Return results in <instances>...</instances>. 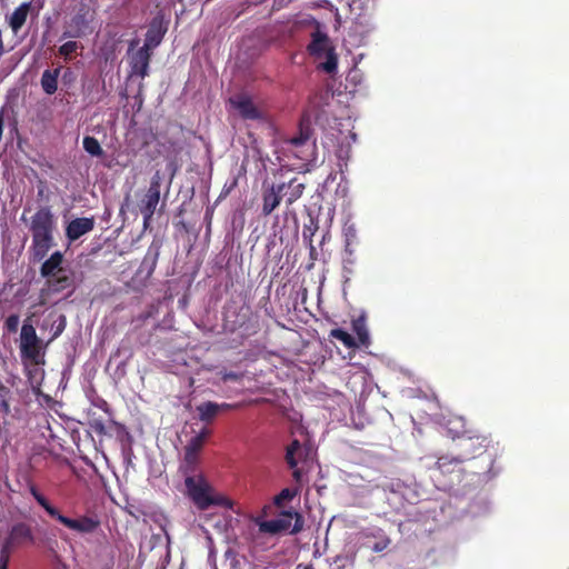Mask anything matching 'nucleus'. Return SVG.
<instances>
[{
    "label": "nucleus",
    "mask_w": 569,
    "mask_h": 569,
    "mask_svg": "<svg viewBox=\"0 0 569 569\" xmlns=\"http://www.w3.org/2000/svg\"><path fill=\"white\" fill-rule=\"evenodd\" d=\"M183 493L199 510H207L212 506L233 509L234 502L227 496L218 492L203 473L188 475L184 479Z\"/></svg>",
    "instance_id": "1"
},
{
    "label": "nucleus",
    "mask_w": 569,
    "mask_h": 569,
    "mask_svg": "<svg viewBox=\"0 0 569 569\" xmlns=\"http://www.w3.org/2000/svg\"><path fill=\"white\" fill-rule=\"evenodd\" d=\"M54 217L49 208L39 209L31 218V253L34 260H42L53 247Z\"/></svg>",
    "instance_id": "2"
},
{
    "label": "nucleus",
    "mask_w": 569,
    "mask_h": 569,
    "mask_svg": "<svg viewBox=\"0 0 569 569\" xmlns=\"http://www.w3.org/2000/svg\"><path fill=\"white\" fill-rule=\"evenodd\" d=\"M33 542L34 536L28 525H14L7 536L0 539V569H8L11 555L16 549Z\"/></svg>",
    "instance_id": "3"
},
{
    "label": "nucleus",
    "mask_w": 569,
    "mask_h": 569,
    "mask_svg": "<svg viewBox=\"0 0 569 569\" xmlns=\"http://www.w3.org/2000/svg\"><path fill=\"white\" fill-rule=\"evenodd\" d=\"M310 54L315 56L320 62V68L327 73H335L338 67V58L327 33L316 29L311 33V42L308 46Z\"/></svg>",
    "instance_id": "4"
},
{
    "label": "nucleus",
    "mask_w": 569,
    "mask_h": 569,
    "mask_svg": "<svg viewBox=\"0 0 569 569\" xmlns=\"http://www.w3.org/2000/svg\"><path fill=\"white\" fill-rule=\"evenodd\" d=\"M254 523L258 526L259 533L269 535H278L288 530L291 532H298L302 527L300 516L292 511H282L272 520H263L260 517H257L254 519Z\"/></svg>",
    "instance_id": "5"
},
{
    "label": "nucleus",
    "mask_w": 569,
    "mask_h": 569,
    "mask_svg": "<svg viewBox=\"0 0 569 569\" xmlns=\"http://www.w3.org/2000/svg\"><path fill=\"white\" fill-rule=\"evenodd\" d=\"M63 256L60 251L53 252L41 266V276L48 279V284L54 291L70 286V279L64 274L62 267Z\"/></svg>",
    "instance_id": "6"
},
{
    "label": "nucleus",
    "mask_w": 569,
    "mask_h": 569,
    "mask_svg": "<svg viewBox=\"0 0 569 569\" xmlns=\"http://www.w3.org/2000/svg\"><path fill=\"white\" fill-rule=\"evenodd\" d=\"M67 529L80 537L92 536L100 529L101 522L97 515H77L76 517H68L61 512L56 519Z\"/></svg>",
    "instance_id": "7"
},
{
    "label": "nucleus",
    "mask_w": 569,
    "mask_h": 569,
    "mask_svg": "<svg viewBox=\"0 0 569 569\" xmlns=\"http://www.w3.org/2000/svg\"><path fill=\"white\" fill-rule=\"evenodd\" d=\"M20 351L23 358L34 363H39L42 358L40 340L38 339L36 329L29 322H24L21 328Z\"/></svg>",
    "instance_id": "8"
},
{
    "label": "nucleus",
    "mask_w": 569,
    "mask_h": 569,
    "mask_svg": "<svg viewBox=\"0 0 569 569\" xmlns=\"http://www.w3.org/2000/svg\"><path fill=\"white\" fill-rule=\"evenodd\" d=\"M312 455L310 447L302 446L298 440H293L287 448L286 460L291 469H293V477L297 481L301 478V470L297 468L298 463L309 459Z\"/></svg>",
    "instance_id": "9"
},
{
    "label": "nucleus",
    "mask_w": 569,
    "mask_h": 569,
    "mask_svg": "<svg viewBox=\"0 0 569 569\" xmlns=\"http://www.w3.org/2000/svg\"><path fill=\"white\" fill-rule=\"evenodd\" d=\"M288 151L303 161H312L315 156V143L309 140L308 133L301 132L289 141Z\"/></svg>",
    "instance_id": "10"
},
{
    "label": "nucleus",
    "mask_w": 569,
    "mask_h": 569,
    "mask_svg": "<svg viewBox=\"0 0 569 569\" xmlns=\"http://www.w3.org/2000/svg\"><path fill=\"white\" fill-rule=\"evenodd\" d=\"M160 200V189L158 181H152L148 192L146 193L144 198L141 201L140 204V211L143 214V226L144 228L148 227L150 219L152 218L156 208Z\"/></svg>",
    "instance_id": "11"
},
{
    "label": "nucleus",
    "mask_w": 569,
    "mask_h": 569,
    "mask_svg": "<svg viewBox=\"0 0 569 569\" xmlns=\"http://www.w3.org/2000/svg\"><path fill=\"white\" fill-rule=\"evenodd\" d=\"M230 103L244 119L256 120L261 118V111L254 106L251 98L246 94H238L231 98Z\"/></svg>",
    "instance_id": "12"
},
{
    "label": "nucleus",
    "mask_w": 569,
    "mask_h": 569,
    "mask_svg": "<svg viewBox=\"0 0 569 569\" xmlns=\"http://www.w3.org/2000/svg\"><path fill=\"white\" fill-rule=\"evenodd\" d=\"M129 56H130L131 76L137 74L141 78L147 77L148 70H149L150 50L141 47L133 53L129 52Z\"/></svg>",
    "instance_id": "13"
},
{
    "label": "nucleus",
    "mask_w": 569,
    "mask_h": 569,
    "mask_svg": "<svg viewBox=\"0 0 569 569\" xmlns=\"http://www.w3.org/2000/svg\"><path fill=\"white\" fill-rule=\"evenodd\" d=\"M94 227L93 218H77L71 220L66 228V236L70 242L90 232Z\"/></svg>",
    "instance_id": "14"
},
{
    "label": "nucleus",
    "mask_w": 569,
    "mask_h": 569,
    "mask_svg": "<svg viewBox=\"0 0 569 569\" xmlns=\"http://www.w3.org/2000/svg\"><path fill=\"white\" fill-rule=\"evenodd\" d=\"M164 32L166 28L162 26V20L159 17L154 18L147 31L142 47L151 51L161 42Z\"/></svg>",
    "instance_id": "15"
},
{
    "label": "nucleus",
    "mask_w": 569,
    "mask_h": 569,
    "mask_svg": "<svg viewBox=\"0 0 569 569\" xmlns=\"http://www.w3.org/2000/svg\"><path fill=\"white\" fill-rule=\"evenodd\" d=\"M363 546L375 552H381L390 543V539L380 529H375L365 536Z\"/></svg>",
    "instance_id": "16"
},
{
    "label": "nucleus",
    "mask_w": 569,
    "mask_h": 569,
    "mask_svg": "<svg viewBox=\"0 0 569 569\" xmlns=\"http://www.w3.org/2000/svg\"><path fill=\"white\" fill-rule=\"evenodd\" d=\"M283 189L284 183L279 184L277 187L273 186L268 191L264 192L262 206L263 214H270L279 206L282 198L281 193Z\"/></svg>",
    "instance_id": "17"
},
{
    "label": "nucleus",
    "mask_w": 569,
    "mask_h": 569,
    "mask_svg": "<svg viewBox=\"0 0 569 569\" xmlns=\"http://www.w3.org/2000/svg\"><path fill=\"white\" fill-rule=\"evenodd\" d=\"M351 328L357 336L358 345L366 347L370 345V333L368 330L367 317L365 312H361L359 317L352 319Z\"/></svg>",
    "instance_id": "18"
},
{
    "label": "nucleus",
    "mask_w": 569,
    "mask_h": 569,
    "mask_svg": "<svg viewBox=\"0 0 569 569\" xmlns=\"http://www.w3.org/2000/svg\"><path fill=\"white\" fill-rule=\"evenodd\" d=\"M231 405L228 403H216V402H203L197 407V411L199 413V418L202 421H210L220 410L229 409Z\"/></svg>",
    "instance_id": "19"
},
{
    "label": "nucleus",
    "mask_w": 569,
    "mask_h": 569,
    "mask_svg": "<svg viewBox=\"0 0 569 569\" xmlns=\"http://www.w3.org/2000/svg\"><path fill=\"white\" fill-rule=\"evenodd\" d=\"M199 460V455L193 453L192 451H186L182 462L179 467V472L186 479L188 475H199L201 473L197 469Z\"/></svg>",
    "instance_id": "20"
},
{
    "label": "nucleus",
    "mask_w": 569,
    "mask_h": 569,
    "mask_svg": "<svg viewBox=\"0 0 569 569\" xmlns=\"http://www.w3.org/2000/svg\"><path fill=\"white\" fill-rule=\"evenodd\" d=\"M88 20L83 14H77L69 23L68 30L63 33L64 37L78 38L86 33L88 29Z\"/></svg>",
    "instance_id": "21"
},
{
    "label": "nucleus",
    "mask_w": 569,
    "mask_h": 569,
    "mask_svg": "<svg viewBox=\"0 0 569 569\" xmlns=\"http://www.w3.org/2000/svg\"><path fill=\"white\" fill-rule=\"evenodd\" d=\"M345 250L351 257L355 253L353 247L358 243V230L355 223H345L342 229Z\"/></svg>",
    "instance_id": "22"
},
{
    "label": "nucleus",
    "mask_w": 569,
    "mask_h": 569,
    "mask_svg": "<svg viewBox=\"0 0 569 569\" xmlns=\"http://www.w3.org/2000/svg\"><path fill=\"white\" fill-rule=\"evenodd\" d=\"M61 68L44 70L41 77V87L47 94H53L58 88V78Z\"/></svg>",
    "instance_id": "23"
},
{
    "label": "nucleus",
    "mask_w": 569,
    "mask_h": 569,
    "mask_svg": "<svg viewBox=\"0 0 569 569\" xmlns=\"http://www.w3.org/2000/svg\"><path fill=\"white\" fill-rule=\"evenodd\" d=\"M29 12V4L22 3L9 17V24L14 33H17L24 24Z\"/></svg>",
    "instance_id": "24"
},
{
    "label": "nucleus",
    "mask_w": 569,
    "mask_h": 569,
    "mask_svg": "<svg viewBox=\"0 0 569 569\" xmlns=\"http://www.w3.org/2000/svg\"><path fill=\"white\" fill-rule=\"evenodd\" d=\"M305 183L299 182L297 179H292L288 184H284L283 197L288 204H292L303 193Z\"/></svg>",
    "instance_id": "25"
},
{
    "label": "nucleus",
    "mask_w": 569,
    "mask_h": 569,
    "mask_svg": "<svg viewBox=\"0 0 569 569\" xmlns=\"http://www.w3.org/2000/svg\"><path fill=\"white\" fill-rule=\"evenodd\" d=\"M31 495L36 499V501L47 511L49 516L57 519L60 511L54 508L52 505L49 503V501L36 489L31 488Z\"/></svg>",
    "instance_id": "26"
},
{
    "label": "nucleus",
    "mask_w": 569,
    "mask_h": 569,
    "mask_svg": "<svg viewBox=\"0 0 569 569\" xmlns=\"http://www.w3.org/2000/svg\"><path fill=\"white\" fill-rule=\"evenodd\" d=\"M83 149L92 157H100L103 153V150L99 143V141L90 136H87L82 140Z\"/></svg>",
    "instance_id": "27"
},
{
    "label": "nucleus",
    "mask_w": 569,
    "mask_h": 569,
    "mask_svg": "<svg viewBox=\"0 0 569 569\" xmlns=\"http://www.w3.org/2000/svg\"><path fill=\"white\" fill-rule=\"evenodd\" d=\"M330 336L341 341L343 346L347 348H356L359 346L356 338H353L351 335H349L347 331L342 329L331 330Z\"/></svg>",
    "instance_id": "28"
},
{
    "label": "nucleus",
    "mask_w": 569,
    "mask_h": 569,
    "mask_svg": "<svg viewBox=\"0 0 569 569\" xmlns=\"http://www.w3.org/2000/svg\"><path fill=\"white\" fill-rule=\"evenodd\" d=\"M467 457H465L466 459ZM463 460V458H452V457H449V456H443V457H440L437 461V466L438 468L443 471V472H447V471H450V468L449 466L450 465H459L461 461Z\"/></svg>",
    "instance_id": "29"
},
{
    "label": "nucleus",
    "mask_w": 569,
    "mask_h": 569,
    "mask_svg": "<svg viewBox=\"0 0 569 569\" xmlns=\"http://www.w3.org/2000/svg\"><path fill=\"white\" fill-rule=\"evenodd\" d=\"M78 48L79 46L76 41H68L59 48V53L66 59H69L78 50Z\"/></svg>",
    "instance_id": "30"
},
{
    "label": "nucleus",
    "mask_w": 569,
    "mask_h": 569,
    "mask_svg": "<svg viewBox=\"0 0 569 569\" xmlns=\"http://www.w3.org/2000/svg\"><path fill=\"white\" fill-rule=\"evenodd\" d=\"M450 423L453 425V427L449 428V432L452 435V437H459L466 432L463 430L465 421L462 418H456Z\"/></svg>",
    "instance_id": "31"
},
{
    "label": "nucleus",
    "mask_w": 569,
    "mask_h": 569,
    "mask_svg": "<svg viewBox=\"0 0 569 569\" xmlns=\"http://www.w3.org/2000/svg\"><path fill=\"white\" fill-rule=\"evenodd\" d=\"M203 445V436H196L193 437L188 446L186 447V451H192L193 453L200 452Z\"/></svg>",
    "instance_id": "32"
},
{
    "label": "nucleus",
    "mask_w": 569,
    "mask_h": 569,
    "mask_svg": "<svg viewBox=\"0 0 569 569\" xmlns=\"http://www.w3.org/2000/svg\"><path fill=\"white\" fill-rule=\"evenodd\" d=\"M20 319L18 315H11L6 320V328L10 332H16L19 326Z\"/></svg>",
    "instance_id": "33"
},
{
    "label": "nucleus",
    "mask_w": 569,
    "mask_h": 569,
    "mask_svg": "<svg viewBox=\"0 0 569 569\" xmlns=\"http://www.w3.org/2000/svg\"><path fill=\"white\" fill-rule=\"evenodd\" d=\"M293 497V492H291V490L289 489H283L276 498H274V503L277 506H280L281 505V501L282 500H287V499H291Z\"/></svg>",
    "instance_id": "34"
},
{
    "label": "nucleus",
    "mask_w": 569,
    "mask_h": 569,
    "mask_svg": "<svg viewBox=\"0 0 569 569\" xmlns=\"http://www.w3.org/2000/svg\"><path fill=\"white\" fill-rule=\"evenodd\" d=\"M0 410L6 413L9 412V403L6 400L0 401Z\"/></svg>",
    "instance_id": "35"
},
{
    "label": "nucleus",
    "mask_w": 569,
    "mask_h": 569,
    "mask_svg": "<svg viewBox=\"0 0 569 569\" xmlns=\"http://www.w3.org/2000/svg\"><path fill=\"white\" fill-rule=\"evenodd\" d=\"M480 448H485V439L480 440L479 438L476 439Z\"/></svg>",
    "instance_id": "36"
},
{
    "label": "nucleus",
    "mask_w": 569,
    "mask_h": 569,
    "mask_svg": "<svg viewBox=\"0 0 569 569\" xmlns=\"http://www.w3.org/2000/svg\"><path fill=\"white\" fill-rule=\"evenodd\" d=\"M208 430H202L198 436H203V440L206 439V437L208 436Z\"/></svg>",
    "instance_id": "37"
},
{
    "label": "nucleus",
    "mask_w": 569,
    "mask_h": 569,
    "mask_svg": "<svg viewBox=\"0 0 569 569\" xmlns=\"http://www.w3.org/2000/svg\"><path fill=\"white\" fill-rule=\"evenodd\" d=\"M350 138L352 139V141H356V139H357L356 133H355V132H351V133H350Z\"/></svg>",
    "instance_id": "38"
},
{
    "label": "nucleus",
    "mask_w": 569,
    "mask_h": 569,
    "mask_svg": "<svg viewBox=\"0 0 569 569\" xmlns=\"http://www.w3.org/2000/svg\"><path fill=\"white\" fill-rule=\"evenodd\" d=\"M469 442L471 443L472 442V438H469L468 440L465 441L463 446L466 447L467 445H469Z\"/></svg>",
    "instance_id": "39"
},
{
    "label": "nucleus",
    "mask_w": 569,
    "mask_h": 569,
    "mask_svg": "<svg viewBox=\"0 0 569 569\" xmlns=\"http://www.w3.org/2000/svg\"><path fill=\"white\" fill-rule=\"evenodd\" d=\"M231 377H233V375H227V376L224 377V379H228V378H231Z\"/></svg>",
    "instance_id": "40"
}]
</instances>
